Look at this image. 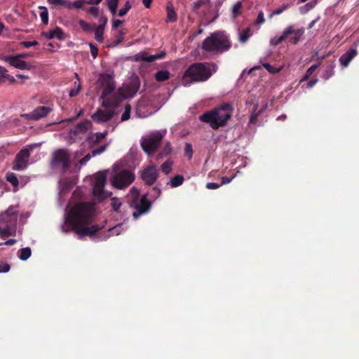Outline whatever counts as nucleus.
Masks as SVG:
<instances>
[{
    "label": "nucleus",
    "mask_w": 359,
    "mask_h": 359,
    "mask_svg": "<svg viewBox=\"0 0 359 359\" xmlns=\"http://www.w3.org/2000/svg\"><path fill=\"white\" fill-rule=\"evenodd\" d=\"M95 215V203L81 202L75 204L69 210L67 222L72 229L81 238L85 236H93L102 227L98 225L88 226Z\"/></svg>",
    "instance_id": "f257e3e1"
},
{
    "label": "nucleus",
    "mask_w": 359,
    "mask_h": 359,
    "mask_svg": "<svg viewBox=\"0 0 359 359\" xmlns=\"http://www.w3.org/2000/svg\"><path fill=\"white\" fill-rule=\"evenodd\" d=\"M217 65L212 62H196L184 72L182 81L184 86L193 83L204 82L216 72Z\"/></svg>",
    "instance_id": "f03ea898"
},
{
    "label": "nucleus",
    "mask_w": 359,
    "mask_h": 359,
    "mask_svg": "<svg viewBox=\"0 0 359 359\" xmlns=\"http://www.w3.org/2000/svg\"><path fill=\"white\" fill-rule=\"evenodd\" d=\"M233 107L229 104H224L212 111H208L200 116L199 119L209 123L212 129H217L226 125L231 118Z\"/></svg>",
    "instance_id": "7ed1b4c3"
},
{
    "label": "nucleus",
    "mask_w": 359,
    "mask_h": 359,
    "mask_svg": "<svg viewBox=\"0 0 359 359\" xmlns=\"http://www.w3.org/2000/svg\"><path fill=\"white\" fill-rule=\"evenodd\" d=\"M231 47L228 36L222 32L212 33L206 37L201 44V48L212 55L221 54Z\"/></svg>",
    "instance_id": "20e7f679"
},
{
    "label": "nucleus",
    "mask_w": 359,
    "mask_h": 359,
    "mask_svg": "<svg viewBox=\"0 0 359 359\" xmlns=\"http://www.w3.org/2000/svg\"><path fill=\"white\" fill-rule=\"evenodd\" d=\"M139 195V191L136 188L133 187L130 189V205L135 208V211L133 213L135 219H137L140 215L147 213L151 208V203L148 201L147 196L144 195L140 200H138Z\"/></svg>",
    "instance_id": "39448f33"
},
{
    "label": "nucleus",
    "mask_w": 359,
    "mask_h": 359,
    "mask_svg": "<svg viewBox=\"0 0 359 359\" xmlns=\"http://www.w3.org/2000/svg\"><path fill=\"white\" fill-rule=\"evenodd\" d=\"M163 135L161 132H156L147 135L141 140V147L149 156H152L160 146Z\"/></svg>",
    "instance_id": "423d86ee"
},
{
    "label": "nucleus",
    "mask_w": 359,
    "mask_h": 359,
    "mask_svg": "<svg viewBox=\"0 0 359 359\" xmlns=\"http://www.w3.org/2000/svg\"><path fill=\"white\" fill-rule=\"evenodd\" d=\"M105 184L106 177L102 174L98 175L94 180L93 196L98 203L102 202L111 195V192L108 193L104 190Z\"/></svg>",
    "instance_id": "0eeeda50"
},
{
    "label": "nucleus",
    "mask_w": 359,
    "mask_h": 359,
    "mask_svg": "<svg viewBox=\"0 0 359 359\" xmlns=\"http://www.w3.org/2000/svg\"><path fill=\"white\" fill-rule=\"evenodd\" d=\"M135 180V175L126 170L117 172L111 180L112 185L119 189L128 187Z\"/></svg>",
    "instance_id": "6e6552de"
},
{
    "label": "nucleus",
    "mask_w": 359,
    "mask_h": 359,
    "mask_svg": "<svg viewBox=\"0 0 359 359\" xmlns=\"http://www.w3.org/2000/svg\"><path fill=\"white\" fill-rule=\"evenodd\" d=\"M140 86V79L135 76L132 77L128 83L123 85L118 91L122 98L133 97L139 90Z\"/></svg>",
    "instance_id": "1a4fd4ad"
},
{
    "label": "nucleus",
    "mask_w": 359,
    "mask_h": 359,
    "mask_svg": "<svg viewBox=\"0 0 359 359\" xmlns=\"http://www.w3.org/2000/svg\"><path fill=\"white\" fill-rule=\"evenodd\" d=\"M98 81L102 90L100 98L107 97L114 92L115 89V82L113 75L109 74H101L99 76Z\"/></svg>",
    "instance_id": "9d476101"
},
{
    "label": "nucleus",
    "mask_w": 359,
    "mask_h": 359,
    "mask_svg": "<svg viewBox=\"0 0 359 359\" xmlns=\"http://www.w3.org/2000/svg\"><path fill=\"white\" fill-rule=\"evenodd\" d=\"M53 167L60 166L63 170H67L70 165V157L65 149H59L54 152L51 161Z\"/></svg>",
    "instance_id": "9b49d317"
},
{
    "label": "nucleus",
    "mask_w": 359,
    "mask_h": 359,
    "mask_svg": "<svg viewBox=\"0 0 359 359\" xmlns=\"http://www.w3.org/2000/svg\"><path fill=\"white\" fill-rule=\"evenodd\" d=\"M30 156V149L24 148L21 149L15 157L13 163L12 169L13 170H23L28 165L29 158Z\"/></svg>",
    "instance_id": "f8f14e48"
},
{
    "label": "nucleus",
    "mask_w": 359,
    "mask_h": 359,
    "mask_svg": "<svg viewBox=\"0 0 359 359\" xmlns=\"http://www.w3.org/2000/svg\"><path fill=\"white\" fill-rule=\"evenodd\" d=\"M1 59L5 62H8L12 67L19 69L30 70L34 68V66L27 63L24 60H22L17 55L4 56L1 57Z\"/></svg>",
    "instance_id": "ddd939ff"
},
{
    "label": "nucleus",
    "mask_w": 359,
    "mask_h": 359,
    "mask_svg": "<svg viewBox=\"0 0 359 359\" xmlns=\"http://www.w3.org/2000/svg\"><path fill=\"white\" fill-rule=\"evenodd\" d=\"M18 215V212L14 207L8 208L4 212L0 215V224L15 225Z\"/></svg>",
    "instance_id": "4468645a"
},
{
    "label": "nucleus",
    "mask_w": 359,
    "mask_h": 359,
    "mask_svg": "<svg viewBox=\"0 0 359 359\" xmlns=\"http://www.w3.org/2000/svg\"><path fill=\"white\" fill-rule=\"evenodd\" d=\"M158 171L155 165H151L142 170L141 177L145 184H153L158 177Z\"/></svg>",
    "instance_id": "2eb2a0df"
},
{
    "label": "nucleus",
    "mask_w": 359,
    "mask_h": 359,
    "mask_svg": "<svg viewBox=\"0 0 359 359\" xmlns=\"http://www.w3.org/2000/svg\"><path fill=\"white\" fill-rule=\"evenodd\" d=\"M52 110L48 107L41 106L35 108L31 113L25 116L31 120L36 121L46 116Z\"/></svg>",
    "instance_id": "dca6fc26"
},
{
    "label": "nucleus",
    "mask_w": 359,
    "mask_h": 359,
    "mask_svg": "<svg viewBox=\"0 0 359 359\" xmlns=\"http://www.w3.org/2000/svg\"><path fill=\"white\" fill-rule=\"evenodd\" d=\"M114 112L113 110H101L98 109L94 113L91 118L97 123L107 122L109 121L114 116Z\"/></svg>",
    "instance_id": "f3484780"
},
{
    "label": "nucleus",
    "mask_w": 359,
    "mask_h": 359,
    "mask_svg": "<svg viewBox=\"0 0 359 359\" xmlns=\"http://www.w3.org/2000/svg\"><path fill=\"white\" fill-rule=\"evenodd\" d=\"M165 55V52H161L159 54L156 55H149V53L146 51L140 52L136 54L134 56V59L137 62L140 61H145L148 62H151L156 60L163 58Z\"/></svg>",
    "instance_id": "a211bd4d"
},
{
    "label": "nucleus",
    "mask_w": 359,
    "mask_h": 359,
    "mask_svg": "<svg viewBox=\"0 0 359 359\" xmlns=\"http://www.w3.org/2000/svg\"><path fill=\"white\" fill-rule=\"evenodd\" d=\"M358 51L355 48H351L343 54L339 58V62L343 67H347L350 62L356 56Z\"/></svg>",
    "instance_id": "6ab92c4d"
},
{
    "label": "nucleus",
    "mask_w": 359,
    "mask_h": 359,
    "mask_svg": "<svg viewBox=\"0 0 359 359\" xmlns=\"http://www.w3.org/2000/svg\"><path fill=\"white\" fill-rule=\"evenodd\" d=\"M15 225H9L6 224H0V236L5 238L10 236L15 235Z\"/></svg>",
    "instance_id": "aec40b11"
},
{
    "label": "nucleus",
    "mask_w": 359,
    "mask_h": 359,
    "mask_svg": "<svg viewBox=\"0 0 359 359\" xmlns=\"http://www.w3.org/2000/svg\"><path fill=\"white\" fill-rule=\"evenodd\" d=\"M43 36L49 39L56 38L59 40H62L64 39L63 31L60 27H56L53 30H50L46 32H43Z\"/></svg>",
    "instance_id": "412c9836"
},
{
    "label": "nucleus",
    "mask_w": 359,
    "mask_h": 359,
    "mask_svg": "<svg viewBox=\"0 0 359 359\" xmlns=\"http://www.w3.org/2000/svg\"><path fill=\"white\" fill-rule=\"evenodd\" d=\"M291 32H292V26H289L284 30V32H283L281 36H275L274 38H273L270 41L271 44L272 46H277V45L280 44L282 41H283L288 37V36L290 35V34Z\"/></svg>",
    "instance_id": "4be33fe9"
},
{
    "label": "nucleus",
    "mask_w": 359,
    "mask_h": 359,
    "mask_svg": "<svg viewBox=\"0 0 359 359\" xmlns=\"http://www.w3.org/2000/svg\"><path fill=\"white\" fill-rule=\"evenodd\" d=\"M304 31L303 29H294L293 27L292 26V32L290 34V35L292 36L289 39V42L293 44L297 43L304 34Z\"/></svg>",
    "instance_id": "5701e85b"
},
{
    "label": "nucleus",
    "mask_w": 359,
    "mask_h": 359,
    "mask_svg": "<svg viewBox=\"0 0 359 359\" xmlns=\"http://www.w3.org/2000/svg\"><path fill=\"white\" fill-rule=\"evenodd\" d=\"M107 18H104L103 20V23L102 25H99L95 30V38L100 43H102L104 40V38H103L104 29V26L107 23Z\"/></svg>",
    "instance_id": "b1692460"
},
{
    "label": "nucleus",
    "mask_w": 359,
    "mask_h": 359,
    "mask_svg": "<svg viewBox=\"0 0 359 359\" xmlns=\"http://www.w3.org/2000/svg\"><path fill=\"white\" fill-rule=\"evenodd\" d=\"M170 78V73L167 70H161L156 73L155 79L158 82L168 80Z\"/></svg>",
    "instance_id": "393cba45"
},
{
    "label": "nucleus",
    "mask_w": 359,
    "mask_h": 359,
    "mask_svg": "<svg viewBox=\"0 0 359 359\" xmlns=\"http://www.w3.org/2000/svg\"><path fill=\"white\" fill-rule=\"evenodd\" d=\"M6 180L16 189L19 185V180L14 172H8L6 175Z\"/></svg>",
    "instance_id": "a878e982"
},
{
    "label": "nucleus",
    "mask_w": 359,
    "mask_h": 359,
    "mask_svg": "<svg viewBox=\"0 0 359 359\" xmlns=\"http://www.w3.org/2000/svg\"><path fill=\"white\" fill-rule=\"evenodd\" d=\"M167 20L169 22H175L177 19V14L172 4L167 5Z\"/></svg>",
    "instance_id": "bb28decb"
},
{
    "label": "nucleus",
    "mask_w": 359,
    "mask_h": 359,
    "mask_svg": "<svg viewBox=\"0 0 359 359\" xmlns=\"http://www.w3.org/2000/svg\"><path fill=\"white\" fill-rule=\"evenodd\" d=\"M252 35V31L250 27H247L239 35V41L245 43Z\"/></svg>",
    "instance_id": "cd10ccee"
},
{
    "label": "nucleus",
    "mask_w": 359,
    "mask_h": 359,
    "mask_svg": "<svg viewBox=\"0 0 359 359\" xmlns=\"http://www.w3.org/2000/svg\"><path fill=\"white\" fill-rule=\"evenodd\" d=\"M325 57V55L322 56L320 59V61L318 64L313 65L311 67H310L308 70L306 71V73L304 78L302 79V81L308 80L309 76L313 73V72L318 68V67L320 65L321 61Z\"/></svg>",
    "instance_id": "c85d7f7f"
},
{
    "label": "nucleus",
    "mask_w": 359,
    "mask_h": 359,
    "mask_svg": "<svg viewBox=\"0 0 359 359\" xmlns=\"http://www.w3.org/2000/svg\"><path fill=\"white\" fill-rule=\"evenodd\" d=\"M90 126V123L88 121H82L76 126V133H85L88 130Z\"/></svg>",
    "instance_id": "c756f323"
},
{
    "label": "nucleus",
    "mask_w": 359,
    "mask_h": 359,
    "mask_svg": "<svg viewBox=\"0 0 359 359\" xmlns=\"http://www.w3.org/2000/svg\"><path fill=\"white\" fill-rule=\"evenodd\" d=\"M32 255V250L30 248H22L19 251V258L21 260L25 261L27 260Z\"/></svg>",
    "instance_id": "7c9ffc66"
},
{
    "label": "nucleus",
    "mask_w": 359,
    "mask_h": 359,
    "mask_svg": "<svg viewBox=\"0 0 359 359\" xmlns=\"http://www.w3.org/2000/svg\"><path fill=\"white\" fill-rule=\"evenodd\" d=\"M184 177L181 175H177L175 176L170 180V185L172 187H177L181 185L184 182Z\"/></svg>",
    "instance_id": "2f4dec72"
},
{
    "label": "nucleus",
    "mask_w": 359,
    "mask_h": 359,
    "mask_svg": "<svg viewBox=\"0 0 359 359\" xmlns=\"http://www.w3.org/2000/svg\"><path fill=\"white\" fill-rule=\"evenodd\" d=\"M39 8L42 10V11L40 13V18H41V21L43 22V24L48 25V12L47 8L43 6H40Z\"/></svg>",
    "instance_id": "473e14b6"
},
{
    "label": "nucleus",
    "mask_w": 359,
    "mask_h": 359,
    "mask_svg": "<svg viewBox=\"0 0 359 359\" xmlns=\"http://www.w3.org/2000/svg\"><path fill=\"white\" fill-rule=\"evenodd\" d=\"M172 161H166L161 165V170L165 174L168 175L172 170Z\"/></svg>",
    "instance_id": "72a5a7b5"
},
{
    "label": "nucleus",
    "mask_w": 359,
    "mask_h": 359,
    "mask_svg": "<svg viewBox=\"0 0 359 359\" xmlns=\"http://www.w3.org/2000/svg\"><path fill=\"white\" fill-rule=\"evenodd\" d=\"M242 8V3L241 1H238L236 3L232 8V13L234 18L238 17L241 15V9Z\"/></svg>",
    "instance_id": "f704fd0d"
},
{
    "label": "nucleus",
    "mask_w": 359,
    "mask_h": 359,
    "mask_svg": "<svg viewBox=\"0 0 359 359\" xmlns=\"http://www.w3.org/2000/svg\"><path fill=\"white\" fill-rule=\"evenodd\" d=\"M118 4V0H109L108 1V8L112 14L116 13V9Z\"/></svg>",
    "instance_id": "c9c22d12"
},
{
    "label": "nucleus",
    "mask_w": 359,
    "mask_h": 359,
    "mask_svg": "<svg viewBox=\"0 0 359 359\" xmlns=\"http://www.w3.org/2000/svg\"><path fill=\"white\" fill-rule=\"evenodd\" d=\"M262 65L271 74L278 73L282 69V67L276 68L271 66L269 63H264Z\"/></svg>",
    "instance_id": "e433bc0d"
},
{
    "label": "nucleus",
    "mask_w": 359,
    "mask_h": 359,
    "mask_svg": "<svg viewBox=\"0 0 359 359\" xmlns=\"http://www.w3.org/2000/svg\"><path fill=\"white\" fill-rule=\"evenodd\" d=\"M289 4H283L280 8L273 11L270 15L269 18H272L274 15L281 14L284 11L287 10L289 8Z\"/></svg>",
    "instance_id": "4c0bfd02"
},
{
    "label": "nucleus",
    "mask_w": 359,
    "mask_h": 359,
    "mask_svg": "<svg viewBox=\"0 0 359 359\" xmlns=\"http://www.w3.org/2000/svg\"><path fill=\"white\" fill-rule=\"evenodd\" d=\"M172 151V148H171V145L169 142H168L163 149L162 150V151L158 155V158H162L163 156H168L169 155Z\"/></svg>",
    "instance_id": "58836bf2"
},
{
    "label": "nucleus",
    "mask_w": 359,
    "mask_h": 359,
    "mask_svg": "<svg viewBox=\"0 0 359 359\" xmlns=\"http://www.w3.org/2000/svg\"><path fill=\"white\" fill-rule=\"evenodd\" d=\"M84 2L83 1H76L74 2L67 1V8L69 9L74 8H81L83 7Z\"/></svg>",
    "instance_id": "ea45409f"
},
{
    "label": "nucleus",
    "mask_w": 359,
    "mask_h": 359,
    "mask_svg": "<svg viewBox=\"0 0 359 359\" xmlns=\"http://www.w3.org/2000/svg\"><path fill=\"white\" fill-rule=\"evenodd\" d=\"M79 24L81 27V28L86 32H90L93 30V26L84 21L83 20H79Z\"/></svg>",
    "instance_id": "a19ab883"
},
{
    "label": "nucleus",
    "mask_w": 359,
    "mask_h": 359,
    "mask_svg": "<svg viewBox=\"0 0 359 359\" xmlns=\"http://www.w3.org/2000/svg\"><path fill=\"white\" fill-rule=\"evenodd\" d=\"M132 7V5L130 3V1H126V4H125V6L123 8H121L119 12H118V15L119 17H123L128 12V11Z\"/></svg>",
    "instance_id": "79ce46f5"
},
{
    "label": "nucleus",
    "mask_w": 359,
    "mask_h": 359,
    "mask_svg": "<svg viewBox=\"0 0 359 359\" xmlns=\"http://www.w3.org/2000/svg\"><path fill=\"white\" fill-rule=\"evenodd\" d=\"M131 107L130 104H126L125 106V111L121 116V121H125L130 118Z\"/></svg>",
    "instance_id": "37998d69"
},
{
    "label": "nucleus",
    "mask_w": 359,
    "mask_h": 359,
    "mask_svg": "<svg viewBox=\"0 0 359 359\" xmlns=\"http://www.w3.org/2000/svg\"><path fill=\"white\" fill-rule=\"evenodd\" d=\"M184 154L186 156H188L189 159H191L192 158V155H193L192 146L189 142L185 143Z\"/></svg>",
    "instance_id": "c03bdc74"
},
{
    "label": "nucleus",
    "mask_w": 359,
    "mask_h": 359,
    "mask_svg": "<svg viewBox=\"0 0 359 359\" xmlns=\"http://www.w3.org/2000/svg\"><path fill=\"white\" fill-rule=\"evenodd\" d=\"M121 205V203L120 202L119 199L116 197H114L111 198V207L114 210L118 211Z\"/></svg>",
    "instance_id": "a18cd8bd"
},
{
    "label": "nucleus",
    "mask_w": 359,
    "mask_h": 359,
    "mask_svg": "<svg viewBox=\"0 0 359 359\" xmlns=\"http://www.w3.org/2000/svg\"><path fill=\"white\" fill-rule=\"evenodd\" d=\"M48 3L52 6H64L67 8V1L65 0H48Z\"/></svg>",
    "instance_id": "49530a36"
},
{
    "label": "nucleus",
    "mask_w": 359,
    "mask_h": 359,
    "mask_svg": "<svg viewBox=\"0 0 359 359\" xmlns=\"http://www.w3.org/2000/svg\"><path fill=\"white\" fill-rule=\"evenodd\" d=\"M210 0H199L194 3V8L195 10L199 9L202 6L209 4Z\"/></svg>",
    "instance_id": "de8ad7c7"
},
{
    "label": "nucleus",
    "mask_w": 359,
    "mask_h": 359,
    "mask_svg": "<svg viewBox=\"0 0 359 359\" xmlns=\"http://www.w3.org/2000/svg\"><path fill=\"white\" fill-rule=\"evenodd\" d=\"M107 135V131H105L104 133H96L95 134V140L94 142L95 144L99 143L102 139H104L106 137Z\"/></svg>",
    "instance_id": "09e8293b"
},
{
    "label": "nucleus",
    "mask_w": 359,
    "mask_h": 359,
    "mask_svg": "<svg viewBox=\"0 0 359 359\" xmlns=\"http://www.w3.org/2000/svg\"><path fill=\"white\" fill-rule=\"evenodd\" d=\"M264 21H265V19H264V13L262 11H259V13H258L257 18L255 23L256 25H261V24H263L264 22Z\"/></svg>",
    "instance_id": "8fccbe9b"
},
{
    "label": "nucleus",
    "mask_w": 359,
    "mask_h": 359,
    "mask_svg": "<svg viewBox=\"0 0 359 359\" xmlns=\"http://www.w3.org/2000/svg\"><path fill=\"white\" fill-rule=\"evenodd\" d=\"M107 147V144H104L102 147H100V148L97 149H95L92 151V156H95L97 154H100L101 153H102L103 151H105L106 148Z\"/></svg>",
    "instance_id": "3c124183"
},
{
    "label": "nucleus",
    "mask_w": 359,
    "mask_h": 359,
    "mask_svg": "<svg viewBox=\"0 0 359 359\" xmlns=\"http://www.w3.org/2000/svg\"><path fill=\"white\" fill-rule=\"evenodd\" d=\"M90 48V53L93 58H95L97 56L98 54V49L97 46L93 45V43H89Z\"/></svg>",
    "instance_id": "603ef678"
},
{
    "label": "nucleus",
    "mask_w": 359,
    "mask_h": 359,
    "mask_svg": "<svg viewBox=\"0 0 359 359\" xmlns=\"http://www.w3.org/2000/svg\"><path fill=\"white\" fill-rule=\"evenodd\" d=\"M38 41H22L21 42V45L23 46L25 48H29L31 46H36L38 45Z\"/></svg>",
    "instance_id": "864d4df0"
},
{
    "label": "nucleus",
    "mask_w": 359,
    "mask_h": 359,
    "mask_svg": "<svg viewBox=\"0 0 359 359\" xmlns=\"http://www.w3.org/2000/svg\"><path fill=\"white\" fill-rule=\"evenodd\" d=\"M236 177V175H233L232 177H222V182H221V186L222 185H224V184H227L229 183H230L234 178Z\"/></svg>",
    "instance_id": "5fc2aeb1"
},
{
    "label": "nucleus",
    "mask_w": 359,
    "mask_h": 359,
    "mask_svg": "<svg viewBox=\"0 0 359 359\" xmlns=\"http://www.w3.org/2000/svg\"><path fill=\"white\" fill-rule=\"evenodd\" d=\"M88 13L96 18L99 14V8L96 6H92L88 9Z\"/></svg>",
    "instance_id": "6e6d98bb"
},
{
    "label": "nucleus",
    "mask_w": 359,
    "mask_h": 359,
    "mask_svg": "<svg viewBox=\"0 0 359 359\" xmlns=\"http://www.w3.org/2000/svg\"><path fill=\"white\" fill-rule=\"evenodd\" d=\"M221 187L220 184L215 182H208L206 184V188L208 189H216Z\"/></svg>",
    "instance_id": "4d7b16f0"
},
{
    "label": "nucleus",
    "mask_w": 359,
    "mask_h": 359,
    "mask_svg": "<svg viewBox=\"0 0 359 359\" xmlns=\"http://www.w3.org/2000/svg\"><path fill=\"white\" fill-rule=\"evenodd\" d=\"M81 90V84L80 83L78 84L77 87L76 89H73V90H71L70 92H69V96L70 97H74L76 96L79 93V91Z\"/></svg>",
    "instance_id": "13d9d810"
},
{
    "label": "nucleus",
    "mask_w": 359,
    "mask_h": 359,
    "mask_svg": "<svg viewBox=\"0 0 359 359\" xmlns=\"http://www.w3.org/2000/svg\"><path fill=\"white\" fill-rule=\"evenodd\" d=\"M102 99V107L107 108V107H110L111 106V102L109 99H107V97H104Z\"/></svg>",
    "instance_id": "bf43d9fd"
},
{
    "label": "nucleus",
    "mask_w": 359,
    "mask_h": 359,
    "mask_svg": "<svg viewBox=\"0 0 359 359\" xmlns=\"http://www.w3.org/2000/svg\"><path fill=\"white\" fill-rule=\"evenodd\" d=\"M10 269V266L8 264H0V272H8Z\"/></svg>",
    "instance_id": "052dcab7"
},
{
    "label": "nucleus",
    "mask_w": 359,
    "mask_h": 359,
    "mask_svg": "<svg viewBox=\"0 0 359 359\" xmlns=\"http://www.w3.org/2000/svg\"><path fill=\"white\" fill-rule=\"evenodd\" d=\"M8 70L2 66H0V75L2 78H5L6 76Z\"/></svg>",
    "instance_id": "680f3d73"
},
{
    "label": "nucleus",
    "mask_w": 359,
    "mask_h": 359,
    "mask_svg": "<svg viewBox=\"0 0 359 359\" xmlns=\"http://www.w3.org/2000/svg\"><path fill=\"white\" fill-rule=\"evenodd\" d=\"M123 24V21L120 20H116L113 21L112 27L114 28H118L119 26H121Z\"/></svg>",
    "instance_id": "e2e57ef3"
},
{
    "label": "nucleus",
    "mask_w": 359,
    "mask_h": 359,
    "mask_svg": "<svg viewBox=\"0 0 359 359\" xmlns=\"http://www.w3.org/2000/svg\"><path fill=\"white\" fill-rule=\"evenodd\" d=\"M16 55L18 56L20 59H22V58H27L28 57L32 56V55L31 53H20V54H18Z\"/></svg>",
    "instance_id": "0e129e2a"
},
{
    "label": "nucleus",
    "mask_w": 359,
    "mask_h": 359,
    "mask_svg": "<svg viewBox=\"0 0 359 359\" xmlns=\"http://www.w3.org/2000/svg\"><path fill=\"white\" fill-rule=\"evenodd\" d=\"M4 79H6L11 83H14L15 82V78L10 74H7Z\"/></svg>",
    "instance_id": "69168bd1"
},
{
    "label": "nucleus",
    "mask_w": 359,
    "mask_h": 359,
    "mask_svg": "<svg viewBox=\"0 0 359 359\" xmlns=\"http://www.w3.org/2000/svg\"><path fill=\"white\" fill-rule=\"evenodd\" d=\"M152 0H142V3L147 8L151 7Z\"/></svg>",
    "instance_id": "338daca9"
},
{
    "label": "nucleus",
    "mask_w": 359,
    "mask_h": 359,
    "mask_svg": "<svg viewBox=\"0 0 359 359\" xmlns=\"http://www.w3.org/2000/svg\"><path fill=\"white\" fill-rule=\"evenodd\" d=\"M153 192L155 195L156 197H158L159 196L160 194H161V189L158 187H154L153 188Z\"/></svg>",
    "instance_id": "774afa93"
}]
</instances>
